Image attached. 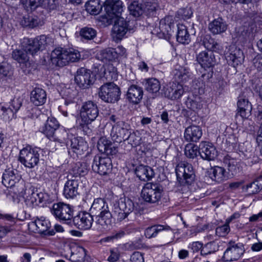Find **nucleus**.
<instances>
[{"instance_id":"1","label":"nucleus","mask_w":262,"mask_h":262,"mask_svg":"<svg viewBox=\"0 0 262 262\" xmlns=\"http://www.w3.org/2000/svg\"><path fill=\"white\" fill-rule=\"evenodd\" d=\"M95 216V222L99 227L106 229L112 222V215L110 211L108 204L104 199H95L90 210Z\"/></svg>"},{"instance_id":"2","label":"nucleus","mask_w":262,"mask_h":262,"mask_svg":"<svg viewBox=\"0 0 262 262\" xmlns=\"http://www.w3.org/2000/svg\"><path fill=\"white\" fill-rule=\"evenodd\" d=\"M80 57L79 52L73 49L57 48L52 52L51 60L53 64L62 67L70 62L78 61Z\"/></svg>"},{"instance_id":"3","label":"nucleus","mask_w":262,"mask_h":262,"mask_svg":"<svg viewBox=\"0 0 262 262\" xmlns=\"http://www.w3.org/2000/svg\"><path fill=\"white\" fill-rule=\"evenodd\" d=\"M177 179L181 185L188 190L189 185L195 181V174L192 166L189 163H183L178 165L176 168Z\"/></svg>"},{"instance_id":"4","label":"nucleus","mask_w":262,"mask_h":262,"mask_svg":"<svg viewBox=\"0 0 262 262\" xmlns=\"http://www.w3.org/2000/svg\"><path fill=\"white\" fill-rule=\"evenodd\" d=\"M120 90L114 82H106L101 85L98 91V96L102 101L107 103H115L120 98Z\"/></svg>"},{"instance_id":"5","label":"nucleus","mask_w":262,"mask_h":262,"mask_svg":"<svg viewBox=\"0 0 262 262\" xmlns=\"http://www.w3.org/2000/svg\"><path fill=\"white\" fill-rule=\"evenodd\" d=\"M162 187L158 183H147L141 191L143 200L149 203H158L162 197Z\"/></svg>"},{"instance_id":"6","label":"nucleus","mask_w":262,"mask_h":262,"mask_svg":"<svg viewBox=\"0 0 262 262\" xmlns=\"http://www.w3.org/2000/svg\"><path fill=\"white\" fill-rule=\"evenodd\" d=\"M40 148L26 147L20 151L19 161L25 167L30 168L36 166L39 162Z\"/></svg>"},{"instance_id":"7","label":"nucleus","mask_w":262,"mask_h":262,"mask_svg":"<svg viewBox=\"0 0 262 262\" xmlns=\"http://www.w3.org/2000/svg\"><path fill=\"white\" fill-rule=\"evenodd\" d=\"M48 37L44 35L32 38H24L21 42L23 50L28 54L35 55L39 51L43 50L47 44Z\"/></svg>"},{"instance_id":"8","label":"nucleus","mask_w":262,"mask_h":262,"mask_svg":"<svg viewBox=\"0 0 262 262\" xmlns=\"http://www.w3.org/2000/svg\"><path fill=\"white\" fill-rule=\"evenodd\" d=\"M99 115V110L97 104L92 101L84 102L80 109V117L82 122L85 123L83 127L91 123Z\"/></svg>"},{"instance_id":"9","label":"nucleus","mask_w":262,"mask_h":262,"mask_svg":"<svg viewBox=\"0 0 262 262\" xmlns=\"http://www.w3.org/2000/svg\"><path fill=\"white\" fill-rule=\"evenodd\" d=\"M135 208L134 203L129 199L120 198L114 205V213L117 215V220L120 221L125 219L135 210Z\"/></svg>"},{"instance_id":"10","label":"nucleus","mask_w":262,"mask_h":262,"mask_svg":"<svg viewBox=\"0 0 262 262\" xmlns=\"http://www.w3.org/2000/svg\"><path fill=\"white\" fill-rule=\"evenodd\" d=\"M92 168L94 172L100 175H106L111 172L112 160L107 156H96L94 157Z\"/></svg>"},{"instance_id":"11","label":"nucleus","mask_w":262,"mask_h":262,"mask_svg":"<svg viewBox=\"0 0 262 262\" xmlns=\"http://www.w3.org/2000/svg\"><path fill=\"white\" fill-rule=\"evenodd\" d=\"M54 216L61 221L69 222L73 219V209L69 204L59 202L54 204L51 209Z\"/></svg>"},{"instance_id":"12","label":"nucleus","mask_w":262,"mask_h":262,"mask_svg":"<svg viewBox=\"0 0 262 262\" xmlns=\"http://www.w3.org/2000/svg\"><path fill=\"white\" fill-rule=\"evenodd\" d=\"M131 29L129 27V22L123 17H118L114 21L112 29V37L116 42L120 41Z\"/></svg>"},{"instance_id":"13","label":"nucleus","mask_w":262,"mask_h":262,"mask_svg":"<svg viewBox=\"0 0 262 262\" xmlns=\"http://www.w3.org/2000/svg\"><path fill=\"white\" fill-rule=\"evenodd\" d=\"M245 252L244 245L242 243H235L230 241L228 247L224 252L223 259L226 261H233L238 260Z\"/></svg>"},{"instance_id":"14","label":"nucleus","mask_w":262,"mask_h":262,"mask_svg":"<svg viewBox=\"0 0 262 262\" xmlns=\"http://www.w3.org/2000/svg\"><path fill=\"white\" fill-rule=\"evenodd\" d=\"M130 130L129 125L125 121H118L113 126L111 132L112 140L117 143L125 142V139Z\"/></svg>"},{"instance_id":"15","label":"nucleus","mask_w":262,"mask_h":262,"mask_svg":"<svg viewBox=\"0 0 262 262\" xmlns=\"http://www.w3.org/2000/svg\"><path fill=\"white\" fill-rule=\"evenodd\" d=\"M75 81L80 88L86 89L93 84L94 78L92 76V72L90 70L80 68L77 71L75 76Z\"/></svg>"},{"instance_id":"16","label":"nucleus","mask_w":262,"mask_h":262,"mask_svg":"<svg viewBox=\"0 0 262 262\" xmlns=\"http://www.w3.org/2000/svg\"><path fill=\"white\" fill-rule=\"evenodd\" d=\"M104 8L110 19L121 17L120 15L123 11L124 6L120 0H106Z\"/></svg>"},{"instance_id":"17","label":"nucleus","mask_w":262,"mask_h":262,"mask_svg":"<svg viewBox=\"0 0 262 262\" xmlns=\"http://www.w3.org/2000/svg\"><path fill=\"white\" fill-rule=\"evenodd\" d=\"M173 27L174 24L169 21V18H165L160 21L159 27L155 28L154 31L159 38L169 40L173 33Z\"/></svg>"},{"instance_id":"18","label":"nucleus","mask_w":262,"mask_h":262,"mask_svg":"<svg viewBox=\"0 0 262 262\" xmlns=\"http://www.w3.org/2000/svg\"><path fill=\"white\" fill-rule=\"evenodd\" d=\"M93 216L91 212H80L78 215L73 217V224L79 229H90L94 221Z\"/></svg>"},{"instance_id":"19","label":"nucleus","mask_w":262,"mask_h":262,"mask_svg":"<svg viewBox=\"0 0 262 262\" xmlns=\"http://www.w3.org/2000/svg\"><path fill=\"white\" fill-rule=\"evenodd\" d=\"M67 179L64 186L63 195L67 199H74L79 194L80 180L78 178L73 179L71 175H68Z\"/></svg>"},{"instance_id":"20","label":"nucleus","mask_w":262,"mask_h":262,"mask_svg":"<svg viewBox=\"0 0 262 262\" xmlns=\"http://www.w3.org/2000/svg\"><path fill=\"white\" fill-rule=\"evenodd\" d=\"M185 91L183 86L179 83L170 82L164 89V96L170 100L180 99Z\"/></svg>"},{"instance_id":"21","label":"nucleus","mask_w":262,"mask_h":262,"mask_svg":"<svg viewBox=\"0 0 262 262\" xmlns=\"http://www.w3.org/2000/svg\"><path fill=\"white\" fill-rule=\"evenodd\" d=\"M30 225L36 227L37 232L41 234L52 236L55 233L54 230L51 229L50 222L43 217L37 219L34 222H32Z\"/></svg>"},{"instance_id":"22","label":"nucleus","mask_w":262,"mask_h":262,"mask_svg":"<svg viewBox=\"0 0 262 262\" xmlns=\"http://www.w3.org/2000/svg\"><path fill=\"white\" fill-rule=\"evenodd\" d=\"M199 153L203 159L208 161L214 160L217 155L215 147L207 142H202L200 144Z\"/></svg>"},{"instance_id":"23","label":"nucleus","mask_w":262,"mask_h":262,"mask_svg":"<svg viewBox=\"0 0 262 262\" xmlns=\"http://www.w3.org/2000/svg\"><path fill=\"white\" fill-rule=\"evenodd\" d=\"M20 178V176L17 170L8 168L3 173L2 183L7 188H11L19 182Z\"/></svg>"},{"instance_id":"24","label":"nucleus","mask_w":262,"mask_h":262,"mask_svg":"<svg viewBox=\"0 0 262 262\" xmlns=\"http://www.w3.org/2000/svg\"><path fill=\"white\" fill-rule=\"evenodd\" d=\"M237 105V116L239 115L243 119H248L251 116L252 107L247 98L242 96L239 97Z\"/></svg>"},{"instance_id":"25","label":"nucleus","mask_w":262,"mask_h":262,"mask_svg":"<svg viewBox=\"0 0 262 262\" xmlns=\"http://www.w3.org/2000/svg\"><path fill=\"white\" fill-rule=\"evenodd\" d=\"M143 96V88L136 84L131 85L127 90L126 98L129 102L138 104L142 100Z\"/></svg>"},{"instance_id":"26","label":"nucleus","mask_w":262,"mask_h":262,"mask_svg":"<svg viewBox=\"0 0 262 262\" xmlns=\"http://www.w3.org/2000/svg\"><path fill=\"white\" fill-rule=\"evenodd\" d=\"M97 148L100 152L107 156L115 155L118 152L117 148L105 137H101L99 139L97 142Z\"/></svg>"},{"instance_id":"27","label":"nucleus","mask_w":262,"mask_h":262,"mask_svg":"<svg viewBox=\"0 0 262 262\" xmlns=\"http://www.w3.org/2000/svg\"><path fill=\"white\" fill-rule=\"evenodd\" d=\"M196 60L204 69H210L215 63L214 55L210 51L201 52L197 55Z\"/></svg>"},{"instance_id":"28","label":"nucleus","mask_w":262,"mask_h":262,"mask_svg":"<svg viewBox=\"0 0 262 262\" xmlns=\"http://www.w3.org/2000/svg\"><path fill=\"white\" fill-rule=\"evenodd\" d=\"M226 59L229 64L235 67L243 62L244 53L239 48L232 47L230 49V53L227 55Z\"/></svg>"},{"instance_id":"29","label":"nucleus","mask_w":262,"mask_h":262,"mask_svg":"<svg viewBox=\"0 0 262 262\" xmlns=\"http://www.w3.org/2000/svg\"><path fill=\"white\" fill-rule=\"evenodd\" d=\"M202 136V130L199 126L190 125L187 127L184 132L185 140L189 142H198Z\"/></svg>"},{"instance_id":"30","label":"nucleus","mask_w":262,"mask_h":262,"mask_svg":"<svg viewBox=\"0 0 262 262\" xmlns=\"http://www.w3.org/2000/svg\"><path fill=\"white\" fill-rule=\"evenodd\" d=\"M209 176L211 179L218 183H222L229 178L228 172L226 169L221 166H214L209 171Z\"/></svg>"},{"instance_id":"31","label":"nucleus","mask_w":262,"mask_h":262,"mask_svg":"<svg viewBox=\"0 0 262 262\" xmlns=\"http://www.w3.org/2000/svg\"><path fill=\"white\" fill-rule=\"evenodd\" d=\"M71 150L76 155H82L88 149V144L82 138L74 137L70 141Z\"/></svg>"},{"instance_id":"32","label":"nucleus","mask_w":262,"mask_h":262,"mask_svg":"<svg viewBox=\"0 0 262 262\" xmlns=\"http://www.w3.org/2000/svg\"><path fill=\"white\" fill-rule=\"evenodd\" d=\"M59 124L55 118H48L46 123L41 128V132L48 138L51 140L52 137L54 136V134L59 128Z\"/></svg>"},{"instance_id":"33","label":"nucleus","mask_w":262,"mask_h":262,"mask_svg":"<svg viewBox=\"0 0 262 262\" xmlns=\"http://www.w3.org/2000/svg\"><path fill=\"white\" fill-rule=\"evenodd\" d=\"M135 174L139 179L143 181H148L154 176L153 169L148 166L140 165L136 167Z\"/></svg>"},{"instance_id":"34","label":"nucleus","mask_w":262,"mask_h":262,"mask_svg":"<svg viewBox=\"0 0 262 262\" xmlns=\"http://www.w3.org/2000/svg\"><path fill=\"white\" fill-rule=\"evenodd\" d=\"M47 99L46 91L41 88H35L31 93V102L36 106L43 104Z\"/></svg>"},{"instance_id":"35","label":"nucleus","mask_w":262,"mask_h":262,"mask_svg":"<svg viewBox=\"0 0 262 262\" xmlns=\"http://www.w3.org/2000/svg\"><path fill=\"white\" fill-rule=\"evenodd\" d=\"M255 27L254 24H251L239 27L236 31V37L242 41L247 40L252 36Z\"/></svg>"},{"instance_id":"36","label":"nucleus","mask_w":262,"mask_h":262,"mask_svg":"<svg viewBox=\"0 0 262 262\" xmlns=\"http://www.w3.org/2000/svg\"><path fill=\"white\" fill-rule=\"evenodd\" d=\"M227 26L226 23L222 18H218L209 24V29L213 34H219L225 32Z\"/></svg>"},{"instance_id":"37","label":"nucleus","mask_w":262,"mask_h":262,"mask_svg":"<svg viewBox=\"0 0 262 262\" xmlns=\"http://www.w3.org/2000/svg\"><path fill=\"white\" fill-rule=\"evenodd\" d=\"M88 165L84 162H78L72 167L68 175H71L73 179L78 178L80 180V176H83L88 172Z\"/></svg>"},{"instance_id":"38","label":"nucleus","mask_w":262,"mask_h":262,"mask_svg":"<svg viewBox=\"0 0 262 262\" xmlns=\"http://www.w3.org/2000/svg\"><path fill=\"white\" fill-rule=\"evenodd\" d=\"M177 40L182 44H188L190 41L189 34L186 27L182 24L177 25Z\"/></svg>"},{"instance_id":"39","label":"nucleus","mask_w":262,"mask_h":262,"mask_svg":"<svg viewBox=\"0 0 262 262\" xmlns=\"http://www.w3.org/2000/svg\"><path fill=\"white\" fill-rule=\"evenodd\" d=\"M160 88V83L157 79L151 78L145 80V89L148 93L157 96Z\"/></svg>"},{"instance_id":"40","label":"nucleus","mask_w":262,"mask_h":262,"mask_svg":"<svg viewBox=\"0 0 262 262\" xmlns=\"http://www.w3.org/2000/svg\"><path fill=\"white\" fill-rule=\"evenodd\" d=\"M243 191L250 194H253L258 193L262 189V178L259 177L255 181L249 184L243 186Z\"/></svg>"},{"instance_id":"41","label":"nucleus","mask_w":262,"mask_h":262,"mask_svg":"<svg viewBox=\"0 0 262 262\" xmlns=\"http://www.w3.org/2000/svg\"><path fill=\"white\" fill-rule=\"evenodd\" d=\"M97 57L102 61H115L117 59L115 49L112 48H108L100 51L97 54Z\"/></svg>"},{"instance_id":"42","label":"nucleus","mask_w":262,"mask_h":262,"mask_svg":"<svg viewBox=\"0 0 262 262\" xmlns=\"http://www.w3.org/2000/svg\"><path fill=\"white\" fill-rule=\"evenodd\" d=\"M174 78L177 83L187 81L190 76V73L188 69L180 67L173 71Z\"/></svg>"},{"instance_id":"43","label":"nucleus","mask_w":262,"mask_h":262,"mask_svg":"<svg viewBox=\"0 0 262 262\" xmlns=\"http://www.w3.org/2000/svg\"><path fill=\"white\" fill-rule=\"evenodd\" d=\"M101 70L103 71V76L108 81L117 80L118 74L116 68L112 64L102 66Z\"/></svg>"},{"instance_id":"44","label":"nucleus","mask_w":262,"mask_h":262,"mask_svg":"<svg viewBox=\"0 0 262 262\" xmlns=\"http://www.w3.org/2000/svg\"><path fill=\"white\" fill-rule=\"evenodd\" d=\"M169 227L167 226L165 227L161 225H155L147 227L144 231V235L146 238H151L157 236L158 234L164 230H168Z\"/></svg>"},{"instance_id":"45","label":"nucleus","mask_w":262,"mask_h":262,"mask_svg":"<svg viewBox=\"0 0 262 262\" xmlns=\"http://www.w3.org/2000/svg\"><path fill=\"white\" fill-rule=\"evenodd\" d=\"M102 8L100 0H90L85 4L86 11L92 15L98 14Z\"/></svg>"},{"instance_id":"46","label":"nucleus","mask_w":262,"mask_h":262,"mask_svg":"<svg viewBox=\"0 0 262 262\" xmlns=\"http://www.w3.org/2000/svg\"><path fill=\"white\" fill-rule=\"evenodd\" d=\"M204 47L211 52H219L223 49L222 46L210 37H206L203 39Z\"/></svg>"},{"instance_id":"47","label":"nucleus","mask_w":262,"mask_h":262,"mask_svg":"<svg viewBox=\"0 0 262 262\" xmlns=\"http://www.w3.org/2000/svg\"><path fill=\"white\" fill-rule=\"evenodd\" d=\"M130 13L135 17H139L145 12L143 3L134 1L128 6Z\"/></svg>"},{"instance_id":"48","label":"nucleus","mask_w":262,"mask_h":262,"mask_svg":"<svg viewBox=\"0 0 262 262\" xmlns=\"http://www.w3.org/2000/svg\"><path fill=\"white\" fill-rule=\"evenodd\" d=\"M144 13L146 15H152L158 7L157 0H143Z\"/></svg>"},{"instance_id":"49","label":"nucleus","mask_w":262,"mask_h":262,"mask_svg":"<svg viewBox=\"0 0 262 262\" xmlns=\"http://www.w3.org/2000/svg\"><path fill=\"white\" fill-rule=\"evenodd\" d=\"M85 256V249L82 247H78L72 252L71 259L73 262H83Z\"/></svg>"},{"instance_id":"50","label":"nucleus","mask_w":262,"mask_h":262,"mask_svg":"<svg viewBox=\"0 0 262 262\" xmlns=\"http://www.w3.org/2000/svg\"><path fill=\"white\" fill-rule=\"evenodd\" d=\"M219 243L216 241H212L206 244L201 249V254L203 256L214 253L219 250Z\"/></svg>"},{"instance_id":"51","label":"nucleus","mask_w":262,"mask_h":262,"mask_svg":"<svg viewBox=\"0 0 262 262\" xmlns=\"http://www.w3.org/2000/svg\"><path fill=\"white\" fill-rule=\"evenodd\" d=\"M80 35L82 39L91 40L93 39L97 35L96 31L90 27L82 28L80 31Z\"/></svg>"},{"instance_id":"52","label":"nucleus","mask_w":262,"mask_h":262,"mask_svg":"<svg viewBox=\"0 0 262 262\" xmlns=\"http://www.w3.org/2000/svg\"><path fill=\"white\" fill-rule=\"evenodd\" d=\"M0 110L3 112L1 115L2 118L6 122L12 120L16 113L13 111L10 106H8L7 105H0Z\"/></svg>"},{"instance_id":"53","label":"nucleus","mask_w":262,"mask_h":262,"mask_svg":"<svg viewBox=\"0 0 262 262\" xmlns=\"http://www.w3.org/2000/svg\"><path fill=\"white\" fill-rule=\"evenodd\" d=\"M126 137L125 141H127L128 144L130 145L129 147L131 148L133 147H136L140 144L141 138L139 136V133L134 132L131 133L130 131Z\"/></svg>"},{"instance_id":"54","label":"nucleus","mask_w":262,"mask_h":262,"mask_svg":"<svg viewBox=\"0 0 262 262\" xmlns=\"http://www.w3.org/2000/svg\"><path fill=\"white\" fill-rule=\"evenodd\" d=\"M28 53L24 50H15L12 53V57L19 63H25L28 61Z\"/></svg>"},{"instance_id":"55","label":"nucleus","mask_w":262,"mask_h":262,"mask_svg":"<svg viewBox=\"0 0 262 262\" xmlns=\"http://www.w3.org/2000/svg\"><path fill=\"white\" fill-rule=\"evenodd\" d=\"M68 137V133L63 127L58 128L54 134V136L52 137L51 140L58 141L60 143H63L66 141Z\"/></svg>"},{"instance_id":"56","label":"nucleus","mask_w":262,"mask_h":262,"mask_svg":"<svg viewBox=\"0 0 262 262\" xmlns=\"http://www.w3.org/2000/svg\"><path fill=\"white\" fill-rule=\"evenodd\" d=\"M184 151L187 157L193 159L196 157L199 152V147L194 144L188 143L185 146Z\"/></svg>"},{"instance_id":"57","label":"nucleus","mask_w":262,"mask_h":262,"mask_svg":"<svg viewBox=\"0 0 262 262\" xmlns=\"http://www.w3.org/2000/svg\"><path fill=\"white\" fill-rule=\"evenodd\" d=\"M199 98H190L188 97L185 102V104L187 108L195 111L196 110L200 109L202 107V104L200 102Z\"/></svg>"},{"instance_id":"58","label":"nucleus","mask_w":262,"mask_h":262,"mask_svg":"<svg viewBox=\"0 0 262 262\" xmlns=\"http://www.w3.org/2000/svg\"><path fill=\"white\" fill-rule=\"evenodd\" d=\"M23 98L20 97H15L10 102V105L8 106H10L13 112L16 113L20 108L22 105Z\"/></svg>"},{"instance_id":"59","label":"nucleus","mask_w":262,"mask_h":262,"mask_svg":"<svg viewBox=\"0 0 262 262\" xmlns=\"http://www.w3.org/2000/svg\"><path fill=\"white\" fill-rule=\"evenodd\" d=\"M28 193L29 194L31 192V194L27 196L25 202L27 205L30 207H33L34 205H36V197L37 196V192H33L32 190L29 189Z\"/></svg>"},{"instance_id":"60","label":"nucleus","mask_w":262,"mask_h":262,"mask_svg":"<svg viewBox=\"0 0 262 262\" xmlns=\"http://www.w3.org/2000/svg\"><path fill=\"white\" fill-rule=\"evenodd\" d=\"M230 231L229 225L224 224L217 227L215 230L216 235L220 237H225Z\"/></svg>"},{"instance_id":"61","label":"nucleus","mask_w":262,"mask_h":262,"mask_svg":"<svg viewBox=\"0 0 262 262\" xmlns=\"http://www.w3.org/2000/svg\"><path fill=\"white\" fill-rule=\"evenodd\" d=\"M120 258V251L117 248H112L110 250V255L107 260L110 262H116Z\"/></svg>"},{"instance_id":"62","label":"nucleus","mask_w":262,"mask_h":262,"mask_svg":"<svg viewBox=\"0 0 262 262\" xmlns=\"http://www.w3.org/2000/svg\"><path fill=\"white\" fill-rule=\"evenodd\" d=\"M48 4L46 0H29V6L31 9H35L38 7H46Z\"/></svg>"},{"instance_id":"63","label":"nucleus","mask_w":262,"mask_h":262,"mask_svg":"<svg viewBox=\"0 0 262 262\" xmlns=\"http://www.w3.org/2000/svg\"><path fill=\"white\" fill-rule=\"evenodd\" d=\"M224 163L227 165V167L228 170V176H229L230 173H231V175H234L236 171V165L234 163V161L233 160H227L226 159L224 161Z\"/></svg>"},{"instance_id":"64","label":"nucleus","mask_w":262,"mask_h":262,"mask_svg":"<svg viewBox=\"0 0 262 262\" xmlns=\"http://www.w3.org/2000/svg\"><path fill=\"white\" fill-rule=\"evenodd\" d=\"M178 13L184 19L190 18L192 15V12L189 8L181 9L179 10Z\"/></svg>"}]
</instances>
